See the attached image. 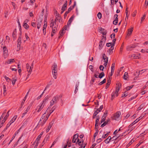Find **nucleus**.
Wrapping results in <instances>:
<instances>
[{"label": "nucleus", "instance_id": "aec40b11", "mask_svg": "<svg viewBox=\"0 0 148 148\" xmlns=\"http://www.w3.org/2000/svg\"><path fill=\"white\" fill-rule=\"evenodd\" d=\"M30 106H29L27 107V109L25 110L24 113L23 114V115L22 116V117H23L25 115V114H26L27 112L29 111V110H30Z\"/></svg>", "mask_w": 148, "mask_h": 148}, {"label": "nucleus", "instance_id": "1a4fd4ad", "mask_svg": "<svg viewBox=\"0 0 148 148\" xmlns=\"http://www.w3.org/2000/svg\"><path fill=\"white\" fill-rule=\"evenodd\" d=\"M108 111L106 110L105 112L104 113L103 116H102L101 120V123L103 122L105 120V118L107 116L108 114Z\"/></svg>", "mask_w": 148, "mask_h": 148}, {"label": "nucleus", "instance_id": "f8f14e48", "mask_svg": "<svg viewBox=\"0 0 148 148\" xmlns=\"http://www.w3.org/2000/svg\"><path fill=\"white\" fill-rule=\"evenodd\" d=\"M50 85L49 84H47V85L46 86V87L45 90H44V91L42 92V93L37 98V100H38L42 96V95H43V94L44 93V92L45 91V90H46V89L48 88L49 86Z\"/></svg>", "mask_w": 148, "mask_h": 148}, {"label": "nucleus", "instance_id": "c85d7f7f", "mask_svg": "<svg viewBox=\"0 0 148 148\" xmlns=\"http://www.w3.org/2000/svg\"><path fill=\"white\" fill-rule=\"evenodd\" d=\"M104 75V73L103 72H101L98 76L99 78H101Z\"/></svg>", "mask_w": 148, "mask_h": 148}, {"label": "nucleus", "instance_id": "4d7b16f0", "mask_svg": "<svg viewBox=\"0 0 148 148\" xmlns=\"http://www.w3.org/2000/svg\"><path fill=\"white\" fill-rule=\"evenodd\" d=\"M132 57H133L134 59H137L139 58V57L138 56H136L134 54H133Z\"/></svg>", "mask_w": 148, "mask_h": 148}, {"label": "nucleus", "instance_id": "4c0bfd02", "mask_svg": "<svg viewBox=\"0 0 148 148\" xmlns=\"http://www.w3.org/2000/svg\"><path fill=\"white\" fill-rule=\"evenodd\" d=\"M118 18H115V19L113 21V24L115 25H116L118 23Z\"/></svg>", "mask_w": 148, "mask_h": 148}, {"label": "nucleus", "instance_id": "0eeeda50", "mask_svg": "<svg viewBox=\"0 0 148 148\" xmlns=\"http://www.w3.org/2000/svg\"><path fill=\"white\" fill-rule=\"evenodd\" d=\"M3 50L4 57L5 58H6L7 57L8 55V51L7 49L5 46L3 47Z\"/></svg>", "mask_w": 148, "mask_h": 148}, {"label": "nucleus", "instance_id": "69168bd1", "mask_svg": "<svg viewBox=\"0 0 148 148\" xmlns=\"http://www.w3.org/2000/svg\"><path fill=\"white\" fill-rule=\"evenodd\" d=\"M103 47V45H102V44L99 43V49H102Z\"/></svg>", "mask_w": 148, "mask_h": 148}, {"label": "nucleus", "instance_id": "f257e3e1", "mask_svg": "<svg viewBox=\"0 0 148 148\" xmlns=\"http://www.w3.org/2000/svg\"><path fill=\"white\" fill-rule=\"evenodd\" d=\"M58 21L59 22L62 21V18L59 14H58V16H56L54 21L52 20L50 24V27L52 28V32L51 34V36H53L54 34L56 33L57 31L58 25L56 24V21Z\"/></svg>", "mask_w": 148, "mask_h": 148}, {"label": "nucleus", "instance_id": "9d476101", "mask_svg": "<svg viewBox=\"0 0 148 148\" xmlns=\"http://www.w3.org/2000/svg\"><path fill=\"white\" fill-rule=\"evenodd\" d=\"M44 105H43L42 103H41L38 106L37 108L36 109V110L38 109L37 112H40L42 109L43 108Z\"/></svg>", "mask_w": 148, "mask_h": 148}, {"label": "nucleus", "instance_id": "393cba45", "mask_svg": "<svg viewBox=\"0 0 148 148\" xmlns=\"http://www.w3.org/2000/svg\"><path fill=\"white\" fill-rule=\"evenodd\" d=\"M23 26L24 28L26 29H28L29 28V26L27 23H24Z\"/></svg>", "mask_w": 148, "mask_h": 148}, {"label": "nucleus", "instance_id": "9b49d317", "mask_svg": "<svg viewBox=\"0 0 148 148\" xmlns=\"http://www.w3.org/2000/svg\"><path fill=\"white\" fill-rule=\"evenodd\" d=\"M79 134H75L73 137L72 142L73 143H75L77 139L78 138Z\"/></svg>", "mask_w": 148, "mask_h": 148}, {"label": "nucleus", "instance_id": "423d86ee", "mask_svg": "<svg viewBox=\"0 0 148 148\" xmlns=\"http://www.w3.org/2000/svg\"><path fill=\"white\" fill-rule=\"evenodd\" d=\"M121 115L120 112H117L114 115L113 117V119L115 120H117Z\"/></svg>", "mask_w": 148, "mask_h": 148}, {"label": "nucleus", "instance_id": "ea45409f", "mask_svg": "<svg viewBox=\"0 0 148 148\" xmlns=\"http://www.w3.org/2000/svg\"><path fill=\"white\" fill-rule=\"evenodd\" d=\"M144 106V105L143 104H142L140 105V106L137 109L138 110H140L141 109H142Z\"/></svg>", "mask_w": 148, "mask_h": 148}, {"label": "nucleus", "instance_id": "20e7f679", "mask_svg": "<svg viewBox=\"0 0 148 148\" xmlns=\"http://www.w3.org/2000/svg\"><path fill=\"white\" fill-rule=\"evenodd\" d=\"M58 100L59 97L58 96L56 95L53 97L50 102V106H52L54 104L56 103Z\"/></svg>", "mask_w": 148, "mask_h": 148}, {"label": "nucleus", "instance_id": "ddd939ff", "mask_svg": "<svg viewBox=\"0 0 148 148\" xmlns=\"http://www.w3.org/2000/svg\"><path fill=\"white\" fill-rule=\"evenodd\" d=\"M83 142L84 141L83 140H81L80 141H79V139H78L76 144H77L78 143L79 146H84L85 145L83 144Z\"/></svg>", "mask_w": 148, "mask_h": 148}, {"label": "nucleus", "instance_id": "4be33fe9", "mask_svg": "<svg viewBox=\"0 0 148 148\" xmlns=\"http://www.w3.org/2000/svg\"><path fill=\"white\" fill-rule=\"evenodd\" d=\"M52 124L53 123H51L49 124V126H48V127H47V128L46 130V132L47 133L48 132H49L50 128H51V127L52 126Z\"/></svg>", "mask_w": 148, "mask_h": 148}, {"label": "nucleus", "instance_id": "e2e57ef3", "mask_svg": "<svg viewBox=\"0 0 148 148\" xmlns=\"http://www.w3.org/2000/svg\"><path fill=\"white\" fill-rule=\"evenodd\" d=\"M49 136H48L47 137H46L44 140H45V141L46 142L49 140Z\"/></svg>", "mask_w": 148, "mask_h": 148}, {"label": "nucleus", "instance_id": "6e6552de", "mask_svg": "<svg viewBox=\"0 0 148 148\" xmlns=\"http://www.w3.org/2000/svg\"><path fill=\"white\" fill-rule=\"evenodd\" d=\"M136 46L137 45L135 44H132L127 46V47L126 49L127 51H131L134 48L136 47Z\"/></svg>", "mask_w": 148, "mask_h": 148}, {"label": "nucleus", "instance_id": "2eb2a0df", "mask_svg": "<svg viewBox=\"0 0 148 148\" xmlns=\"http://www.w3.org/2000/svg\"><path fill=\"white\" fill-rule=\"evenodd\" d=\"M36 22L37 23V28L38 29H39L42 23V21L41 20H38Z\"/></svg>", "mask_w": 148, "mask_h": 148}, {"label": "nucleus", "instance_id": "0e129e2a", "mask_svg": "<svg viewBox=\"0 0 148 148\" xmlns=\"http://www.w3.org/2000/svg\"><path fill=\"white\" fill-rule=\"evenodd\" d=\"M99 69L101 70H102V71H103V69H104V67L103 65H100L99 66Z\"/></svg>", "mask_w": 148, "mask_h": 148}, {"label": "nucleus", "instance_id": "8fccbe9b", "mask_svg": "<svg viewBox=\"0 0 148 148\" xmlns=\"http://www.w3.org/2000/svg\"><path fill=\"white\" fill-rule=\"evenodd\" d=\"M41 136H40V135H38L37 138L36 139V140L35 142H38L39 141V140L40 138H41Z\"/></svg>", "mask_w": 148, "mask_h": 148}, {"label": "nucleus", "instance_id": "37998d69", "mask_svg": "<svg viewBox=\"0 0 148 148\" xmlns=\"http://www.w3.org/2000/svg\"><path fill=\"white\" fill-rule=\"evenodd\" d=\"M109 132H108L106 134L103 135L102 136V138H105L106 137L109 135Z\"/></svg>", "mask_w": 148, "mask_h": 148}, {"label": "nucleus", "instance_id": "f704fd0d", "mask_svg": "<svg viewBox=\"0 0 148 148\" xmlns=\"http://www.w3.org/2000/svg\"><path fill=\"white\" fill-rule=\"evenodd\" d=\"M3 86V94L4 95L6 94V87L5 85H4Z\"/></svg>", "mask_w": 148, "mask_h": 148}, {"label": "nucleus", "instance_id": "7c9ffc66", "mask_svg": "<svg viewBox=\"0 0 148 148\" xmlns=\"http://www.w3.org/2000/svg\"><path fill=\"white\" fill-rule=\"evenodd\" d=\"M49 98V96H47L46 97H45V98L43 99L42 102L41 103H42L43 104Z\"/></svg>", "mask_w": 148, "mask_h": 148}, {"label": "nucleus", "instance_id": "dca6fc26", "mask_svg": "<svg viewBox=\"0 0 148 148\" xmlns=\"http://www.w3.org/2000/svg\"><path fill=\"white\" fill-rule=\"evenodd\" d=\"M14 62H15V60H14V59H11L8 60L7 61H6L5 62V64H11L12 63H13Z\"/></svg>", "mask_w": 148, "mask_h": 148}, {"label": "nucleus", "instance_id": "052dcab7", "mask_svg": "<svg viewBox=\"0 0 148 148\" xmlns=\"http://www.w3.org/2000/svg\"><path fill=\"white\" fill-rule=\"evenodd\" d=\"M127 92L126 91H125V94H123L122 97H125L127 96Z\"/></svg>", "mask_w": 148, "mask_h": 148}, {"label": "nucleus", "instance_id": "13d9d810", "mask_svg": "<svg viewBox=\"0 0 148 148\" xmlns=\"http://www.w3.org/2000/svg\"><path fill=\"white\" fill-rule=\"evenodd\" d=\"M72 22V21L70 20V19H69L68 21V22L67 23V25L68 26H69L71 25V24Z\"/></svg>", "mask_w": 148, "mask_h": 148}, {"label": "nucleus", "instance_id": "a19ab883", "mask_svg": "<svg viewBox=\"0 0 148 148\" xmlns=\"http://www.w3.org/2000/svg\"><path fill=\"white\" fill-rule=\"evenodd\" d=\"M46 143V142L45 141V140H44L42 142V143L39 146L40 148H41L45 144V143Z\"/></svg>", "mask_w": 148, "mask_h": 148}, {"label": "nucleus", "instance_id": "f03ea898", "mask_svg": "<svg viewBox=\"0 0 148 148\" xmlns=\"http://www.w3.org/2000/svg\"><path fill=\"white\" fill-rule=\"evenodd\" d=\"M50 115V114L48 115H46V113H45L40 118L37 126H42L45 123Z\"/></svg>", "mask_w": 148, "mask_h": 148}, {"label": "nucleus", "instance_id": "774afa93", "mask_svg": "<svg viewBox=\"0 0 148 148\" xmlns=\"http://www.w3.org/2000/svg\"><path fill=\"white\" fill-rule=\"evenodd\" d=\"M115 34L114 33L110 35V37L111 38H114L115 37Z\"/></svg>", "mask_w": 148, "mask_h": 148}, {"label": "nucleus", "instance_id": "473e14b6", "mask_svg": "<svg viewBox=\"0 0 148 148\" xmlns=\"http://www.w3.org/2000/svg\"><path fill=\"white\" fill-rule=\"evenodd\" d=\"M127 76L128 73L126 72H125L124 75V79L125 80H126L128 78Z\"/></svg>", "mask_w": 148, "mask_h": 148}, {"label": "nucleus", "instance_id": "72a5a7b5", "mask_svg": "<svg viewBox=\"0 0 148 148\" xmlns=\"http://www.w3.org/2000/svg\"><path fill=\"white\" fill-rule=\"evenodd\" d=\"M106 82V79H104L102 81H101L99 84V85H101L102 84L105 83Z\"/></svg>", "mask_w": 148, "mask_h": 148}, {"label": "nucleus", "instance_id": "3c124183", "mask_svg": "<svg viewBox=\"0 0 148 148\" xmlns=\"http://www.w3.org/2000/svg\"><path fill=\"white\" fill-rule=\"evenodd\" d=\"M26 99H25V98H24L23 99V100H22L21 103V108L22 107L23 105L24 104L25 101V100H26Z\"/></svg>", "mask_w": 148, "mask_h": 148}, {"label": "nucleus", "instance_id": "e433bc0d", "mask_svg": "<svg viewBox=\"0 0 148 148\" xmlns=\"http://www.w3.org/2000/svg\"><path fill=\"white\" fill-rule=\"evenodd\" d=\"M21 36H19L18 38V40H17V42L18 43L20 44V43H21Z\"/></svg>", "mask_w": 148, "mask_h": 148}, {"label": "nucleus", "instance_id": "6ab92c4d", "mask_svg": "<svg viewBox=\"0 0 148 148\" xmlns=\"http://www.w3.org/2000/svg\"><path fill=\"white\" fill-rule=\"evenodd\" d=\"M67 1H65V3L63 5L62 7V10H63L64 11L66 9V8L67 6Z\"/></svg>", "mask_w": 148, "mask_h": 148}, {"label": "nucleus", "instance_id": "bf43d9fd", "mask_svg": "<svg viewBox=\"0 0 148 148\" xmlns=\"http://www.w3.org/2000/svg\"><path fill=\"white\" fill-rule=\"evenodd\" d=\"M146 69H143L141 71H139L138 72L140 74H142V73L146 71Z\"/></svg>", "mask_w": 148, "mask_h": 148}, {"label": "nucleus", "instance_id": "2f4dec72", "mask_svg": "<svg viewBox=\"0 0 148 148\" xmlns=\"http://www.w3.org/2000/svg\"><path fill=\"white\" fill-rule=\"evenodd\" d=\"M60 35L59 36L58 38H61V36H62L64 34V33L63 32V30H61L60 32Z\"/></svg>", "mask_w": 148, "mask_h": 148}, {"label": "nucleus", "instance_id": "6e6d98bb", "mask_svg": "<svg viewBox=\"0 0 148 148\" xmlns=\"http://www.w3.org/2000/svg\"><path fill=\"white\" fill-rule=\"evenodd\" d=\"M31 25L33 27H36V23L34 22H32L31 23Z\"/></svg>", "mask_w": 148, "mask_h": 148}, {"label": "nucleus", "instance_id": "c03bdc74", "mask_svg": "<svg viewBox=\"0 0 148 148\" xmlns=\"http://www.w3.org/2000/svg\"><path fill=\"white\" fill-rule=\"evenodd\" d=\"M73 9V8H72L71 7H70L69 8H68L67 11L65 12L67 13L68 14L69 12L71 11V10Z\"/></svg>", "mask_w": 148, "mask_h": 148}, {"label": "nucleus", "instance_id": "a211bd4d", "mask_svg": "<svg viewBox=\"0 0 148 148\" xmlns=\"http://www.w3.org/2000/svg\"><path fill=\"white\" fill-rule=\"evenodd\" d=\"M12 36L13 40H14L16 39V30H14L12 33Z\"/></svg>", "mask_w": 148, "mask_h": 148}, {"label": "nucleus", "instance_id": "c756f323", "mask_svg": "<svg viewBox=\"0 0 148 148\" xmlns=\"http://www.w3.org/2000/svg\"><path fill=\"white\" fill-rule=\"evenodd\" d=\"M9 111L8 112H7L4 118V119L5 120V121L8 118L9 116Z\"/></svg>", "mask_w": 148, "mask_h": 148}, {"label": "nucleus", "instance_id": "5701e85b", "mask_svg": "<svg viewBox=\"0 0 148 148\" xmlns=\"http://www.w3.org/2000/svg\"><path fill=\"white\" fill-rule=\"evenodd\" d=\"M111 139V137L110 136H109L108 137V138L106 140H105L104 141L106 143L108 144L109 143Z\"/></svg>", "mask_w": 148, "mask_h": 148}, {"label": "nucleus", "instance_id": "58836bf2", "mask_svg": "<svg viewBox=\"0 0 148 148\" xmlns=\"http://www.w3.org/2000/svg\"><path fill=\"white\" fill-rule=\"evenodd\" d=\"M116 40V39H114L113 40L112 43V45H111V48H112V49L113 48V46H114V45H115Z\"/></svg>", "mask_w": 148, "mask_h": 148}, {"label": "nucleus", "instance_id": "39448f33", "mask_svg": "<svg viewBox=\"0 0 148 148\" xmlns=\"http://www.w3.org/2000/svg\"><path fill=\"white\" fill-rule=\"evenodd\" d=\"M26 67L27 71L28 72V74L27 76L29 75L31 73L32 71V67L30 66L29 64L27 63L26 64Z\"/></svg>", "mask_w": 148, "mask_h": 148}, {"label": "nucleus", "instance_id": "c9c22d12", "mask_svg": "<svg viewBox=\"0 0 148 148\" xmlns=\"http://www.w3.org/2000/svg\"><path fill=\"white\" fill-rule=\"evenodd\" d=\"M128 7H126V10H125V13H126V17H127V19H128Z\"/></svg>", "mask_w": 148, "mask_h": 148}, {"label": "nucleus", "instance_id": "4468645a", "mask_svg": "<svg viewBox=\"0 0 148 148\" xmlns=\"http://www.w3.org/2000/svg\"><path fill=\"white\" fill-rule=\"evenodd\" d=\"M111 78H110H110H108V80L107 81V82L106 86V89H107L109 87L110 84Z\"/></svg>", "mask_w": 148, "mask_h": 148}, {"label": "nucleus", "instance_id": "603ef678", "mask_svg": "<svg viewBox=\"0 0 148 148\" xmlns=\"http://www.w3.org/2000/svg\"><path fill=\"white\" fill-rule=\"evenodd\" d=\"M139 121V119H136L134 121L133 123H132L133 124V125H134L136 123L138 122Z\"/></svg>", "mask_w": 148, "mask_h": 148}, {"label": "nucleus", "instance_id": "a18cd8bd", "mask_svg": "<svg viewBox=\"0 0 148 148\" xmlns=\"http://www.w3.org/2000/svg\"><path fill=\"white\" fill-rule=\"evenodd\" d=\"M99 113V112H97V111H96L94 113L93 116V118L94 119L97 114Z\"/></svg>", "mask_w": 148, "mask_h": 148}, {"label": "nucleus", "instance_id": "f3484780", "mask_svg": "<svg viewBox=\"0 0 148 148\" xmlns=\"http://www.w3.org/2000/svg\"><path fill=\"white\" fill-rule=\"evenodd\" d=\"M115 95H116V97H117L118 95V92H116V90L115 92H113L111 94V96H112L111 99L112 100L113 99H114V97H115Z\"/></svg>", "mask_w": 148, "mask_h": 148}, {"label": "nucleus", "instance_id": "5fc2aeb1", "mask_svg": "<svg viewBox=\"0 0 148 148\" xmlns=\"http://www.w3.org/2000/svg\"><path fill=\"white\" fill-rule=\"evenodd\" d=\"M4 78L6 81L8 82H9L10 80V79L6 76H4Z\"/></svg>", "mask_w": 148, "mask_h": 148}, {"label": "nucleus", "instance_id": "bb28decb", "mask_svg": "<svg viewBox=\"0 0 148 148\" xmlns=\"http://www.w3.org/2000/svg\"><path fill=\"white\" fill-rule=\"evenodd\" d=\"M56 106H53L51 109V110H50V113L49 114H50V115L56 109Z\"/></svg>", "mask_w": 148, "mask_h": 148}, {"label": "nucleus", "instance_id": "680f3d73", "mask_svg": "<svg viewBox=\"0 0 148 148\" xmlns=\"http://www.w3.org/2000/svg\"><path fill=\"white\" fill-rule=\"evenodd\" d=\"M15 136H13L12 137V138L11 140H10V142H9L8 144V145H9L10 143L12 142V140H13V139L15 138Z\"/></svg>", "mask_w": 148, "mask_h": 148}, {"label": "nucleus", "instance_id": "79ce46f5", "mask_svg": "<svg viewBox=\"0 0 148 148\" xmlns=\"http://www.w3.org/2000/svg\"><path fill=\"white\" fill-rule=\"evenodd\" d=\"M133 86V85H131V86H127L126 88V89L127 90H128L131 88H132Z\"/></svg>", "mask_w": 148, "mask_h": 148}, {"label": "nucleus", "instance_id": "49530a36", "mask_svg": "<svg viewBox=\"0 0 148 148\" xmlns=\"http://www.w3.org/2000/svg\"><path fill=\"white\" fill-rule=\"evenodd\" d=\"M103 108V106L101 105L100 106V108H98V109H97V110L96 111H99L98 112H100L101 111V110H102Z\"/></svg>", "mask_w": 148, "mask_h": 148}, {"label": "nucleus", "instance_id": "a878e982", "mask_svg": "<svg viewBox=\"0 0 148 148\" xmlns=\"http://www.w3.org/2000/svg\"><path fill=\"white\" fill-rule=\"evenodd\" d=\"M17 80V78L16 77H15L13 78V80L12 81V84L14 86Z\"/></svg>", "mask_w": 148, "mask_h": 148}, {"label": "nucleus", "instance_id": "7ed1b4c3", "mask_svg": "<svg viewBox=\"0 0 148 148\" xmlns=\"http://www.w3.org/2000/svg\"><path fill=\"white\" fill-rule=\"evenodd\" d=\"M58 66L56 64L54 63L52 68V73L53 77L56 79L57 77Z\"/></svg>", "mask_w": 148, "mask_h": 148}, {"label": "nucleus", "instance_id": "cd10ccee", "mask_svg": "<svg viewBox=\"0 0 148 148\" xmlns=\"http://www.w3.org/2000/svg\"><path fill=\"white\" fill-rule=\"evenodd\" d=\"M17 115L14 116L11 120L12 123H13L17 118Z\"/></svg>", "mask_w": 148, "mask_h": 148}, {"label": "nucleus", "instance_id": "b1692460", "mask_svg": "<svg viewBox=\"0 0 148 148\" xmlns=\"http://www.w3.org/2000/svg\"><path fill=\"white\" fill-rule=\"evenodd\" d=\"M133 30V27H132L131 28L129 29H128V32L127 33V35H130L132 33V32Z\"/></svg>", "mask_w": 148, "mask_h": 148}, {"label": "nucleus", "instance_id": "de8ad7c7", "mask_svg": "<svg viewBox=\"0 0 148 148\" xmlns=\"http://www.w3.org/2000/svg\"><path fill=\"white\" fill-rule=\"evenodd\" d=\"M78 85H79L78 84V85L76 84L75 86V90L74 91V93L75 94H76L78 91V89L77 87L78 86Z\"/></svg>", "mask_w": 148, "mask_h": 148}, {"label": "nucleus", "instance_id": "338daca9", "mask_svg": "<svg viewBox=\"0 0 148 148\" xmlns=\"http://www.w3.org/2000/svg\"><path fill=\"white\" fill-rule=\"evenodd\" d=\"M102 141V140L101 138L98 139L97 140V142L98 143H99Z\"/></svg>", "mask_w": 148, "mask_h": 148}, {"label": "nucleus", "instance_id": "864d4df0", "mask_svg": "<svg viewBox=\"0 0 148 148\" xmlns=\"http://www.w3.org/2000/svg\"><path fill=\"white\" fill-rule=\"evenodd\" d=\"M97 16L99 19L101 18V14L100 12H99L97 14Z\"/></svg>", "mask_w": 148, "mask_h": 148}, {"label": "nucleus", "instance_id": "09e8293b", "mask_svg": "<svg viewBox=\"0 0 148 148\" xmlns=\"http://www.w3.org/2000/svg\"><path fill=\"white\" fill-rule=\"evenodd\" d=\"M96 131L95 132V133L94 134V141L95 140V138L96 136L97 135L98 132V130H96Z\"/></svg>", "mask_w": 148, "mask_h": 148}, {"label": "nucleus", "instance_id": "412c9836", "mask_svg": "<svg viewBox=\"0 0 148 148\" xmlns=\"http://www.w3.org/2000/svg\"><path fill=\"white\" fill-rule=\"evenodd\" d=\"M110 121V119H108L106 121H105L101 125V127H103L104 126L106 125V124H108V123Z\"/></svg>", "mask_w": 148, "mask_h": 148}]
</instances>
